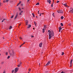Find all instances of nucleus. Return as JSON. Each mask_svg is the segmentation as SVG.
Masks as SVG:
<instances>
[{"label": "nucleus", "mask_w": 73, "mask_h": 73, "mask_svg": "<svg viewBox=\"0 0 73 73\" xmlns=\"http://www.w3.org/2000/svg\"><path fill=\"white\" fill-rule=\"evenodd\" d=\"M48 35L49 36V39H51L52 38V36H54V33H53V31H51L50 32L48 33Z\"/></svg>", "instance_id": "f257e3e1"}, {"label": "nucleus", "mask_w": 73, "mask_h": 73, "mask_svg": "<svg viewBox=\"0 0 73 73\" xmlns=\"http://www.w3.org/2000/svg\"><path fill=\"white\" fill-rule=\"evenodd\" d=\"M57 12L59 13H63V11L62 10H60L57 11Z\"/></svg>", "instance_id": "f03ea898"}, {"label": "nucleus", "mask_w": 73, "mask_h": 73, "mask_svg": "<svg viewBox=\"0 0 73 73\" xmlns=\"http://www.w3.org/2000/svg\"><path fill=\"white\" fill-rule=\"evenodd\" d=\"M17 16H18V13H17L15 17L14 18V20H16V18L17 17Z\"/></svg>", "instance_id": "7ed1b4c3"}, {"label": "nucleus", "mask_w": 73, "mask_h": 73, "mask_svg": "<svg viewBox=\"0 0 73 73\" xmlns=\"http://www.w3.org/2000/svg\"><path fill=\"white\" fill-rule=\"evenodd\" d=\"M58 29H59V32H60L62 30V28L61 27V26H60L58 28Z\"/></svg>", "instance_id": "20e7f679"}, {"label": "nucleus", "mask_w": 73, "mask_h": 73, "mask_svg": "<svg viewBox=\"0 0 73 73\" xmlns=\"http://www.w3.org/2000/svg\"><path fill=\"white\" fill-rule=\"evenodd\" d=\"M18 70H19V68H16L15 69V73H16L18 71Z\"/></svg>", "instance_id": "39448f33"}, {"label": "nucleus", "mask_w": 73, "mask_h": 73, "mask_svg": "<svg viewBox=\"0 0 73 73\" xmlns=\"http://www.w3.org/2000/svg\"><path fill=\"white\" fill-rule=\"evenodd\" d=\"M50 61H49L48 62H47V63L46 65V66H48L49 65V64H50Z\"/></svg>", "instance_id": "423d86ee"}, {"label": "nucleus", "mask_w": 73, "mask_h": 73, "mask_svg": "<svg viewBox=\"0 0 73 73\" xmlns=\"http://www.w3.org/2000/svg\"><path fill=\"white\" fill-rule=\"evenodd\" d=\"M42 43H40L39 44V47H40V48H41V47H42Z\"/></svg>", "instance_id": "0eeeda50"}, {"label": "nucleus", "mask_w": 73, "mask_h": 73, "mask_svg": "<svg viewBox=\"0 0 73 73\" xmlns=\"http://www.w3.org/2000/svg\"><path fill=\"white\" fill-rule=\"evenodd\" d=\"M12 54L13 56H15V53L13 51Z\"/></svg>", "instance_id": "6e6552de"}, {"label": "nucleus", "mask_w": 73, "mask_h": 73, "mask_svg": "<svg viewBox=\"0 0 73 73\" xmlns=\"http://www.w3.org/2000/svg\"><path fill=\"white\" fill-rule=\"evenodd\" d=\"M73 61V59H71L70 62V66H72V62Z\"/></svg>", "instance_id": "1a4fd4ad"}, {"label": "nucleus", "mask_w": 73, "mask_h": 73, "mask_svg": "<svg viewBox=\"0 0 73 73\" xmlns=\"http://www.w3.org/2000/svg\"><path fill=\"white\" fill-rule=\"evenodd\" d=\"M70 12L72 13H73V9L72 8L71 9V10L70 11Z\"/></svg>", "instance_id": "9d476101"}, {"label": "nucleus", "mask_w": 73, "mask_h": 73, "mask_svg": "<svg viewBox=\"0 0 73 73\" xmlns=\"http://www.w3.org/2000/svg\"><path fill=\"white\" fill-rule=\"evenodd\" d=\"M26 25H28V20H26Z\"/></svg>", "instance_id": "9b49d317"}, {"label": "nucleus", "mask_w": 73, "mask_h": 73, "mask_svg": "<svg viewBox=\"0 0 73 73\" xmlns=\"http://www.w3.org/2000/svg\"><path fill=\"white\" fill-rule=\"evenodd\" d=\"M63 4L64 5V6H65L66 7H68V5H67V4H66L65 3Z\"/></svg>", "instance_id": "f8f14e48"}, {"label": "nucleus", "mask_w": 73, "mask_h": 73, "mask_svg": "<svg viewBox=\"0 0 73 73\" xmlns=\"http://www.w3.org/2000/svg\"><path fill=\"white\" fill-rule=\"evenodd\" d=\"M31 27V25H29V26L27 27V28L28 29H29V28H30Z\"/></svg>", "instance_id": "ddd939ff"}, {"label": "nucleus", "mask_w": 73, "mask_h": 73, "mask_svg": "<svg viewBox=\"0 0 73 73\" xmlns=\"http://www.w3.org/2000/svg\"><path fill=\"white\" fill-rule=\"evenodd\" d=\"M34 24L35 26V27H36V25L37 24V23L35 22V21H34Z\"/></svg>", "instance_id": "4468645a"}, {"label": "nucleus", "mask_w": 73, "mask_h": 73, "mask_svg": "<svg viewBox=\"0 0 73 73\" xmlns=\"http://www.w3.org/2000/svg\"><path fill=\"white\" fill-rule=\"evenodd\" d=\"M21 5L22 6V7H24V6H25V5L21 4Z\"/></svg>", "instance_id": "2eb2a0df"}, {"label": "nucleus", "mask_w": 73, "mask_h": 73, "mask_svg": "<svg viewBox=\"0 0 73 73\" xmlns=\"http://www.w3.org/2000/svg\"><path fill=\"white\" fill-rule=\"evenodd\" d=\"M32 15H33V17H35V14L34 13H32Z\"/></svg>", "instance_id": "dca6fc26"}, {"label": "nucleus", "mask_w": 73, "mask_h": 73, "mask_svg": "<svg viewBox=\"0 0 73 73\" xmlns=\"http://www.w3.org/2000/svg\"><path fill=\"white\" fill-rule=\"evenodd\" d=\"M5 20H6V19H3V20L2 21V23H3V22H4V21Z\"/></svg>", "instance_id": "f3484780"}, {"label": "nucleus", "mask_w": 73, "mask_h": 73, "mask_svg": "<svg viewBox=\"0 0 73 73\" xmlns=\"http://www.w3.org/2000/svg\"><path fill=\"white\" fill-rule=\"evenodd\" d=\"M60 25L62 27L63 26V23H60Z\"/></svg>", "instance_id": "a211bd4d"}, {"label": "nucleus", "mask_w": 73, "mask_h": 73, "mask_svg": "<svg viewBox=\"0 0 73 73\" xmlns=\"http://www.w3.org/2000/svg\"><path fill=\"white\" fill-rule=\"evenodd\" d=\"M12 26H10L9 28V29H12Z\"/></svg>", "instance_id": "6ab92c4d"}, {"label": "nucleus", "mask_w": 73, "mask_h": 73, "mask_svg": "<svg viewBox=\"0 0 73 73\" xmlns=\"http://www.w3.org/2000/svg\"><path fill=\"white\" fill-rule=\"evenodd\" d=\"M42 30H43L42 33H44L45 32V31L44 30V29H43Z\"/></svg>", "instance_id": "aec40b11"}, {"label": "nucleus", "mask_w": 73, "mask_h": 73, "mask_svg": "<svg viewBox=\"0 0 73 73\" xmlns=\"http://www.w3.org/2000/svg\"><path fill=\"white\" fill-rule=\"evenodd\" d=\"M39 3H36V5H39Z\"/></svg>", "instance_id": "412c9836"}, {"label": "nucleus", "mask_w": 73, "mask_h": 73, "mask_svg": "<svg viewBox=\"0 0 73 73\" xmlns=\"http://www.w3.org/2000/svg\"><path fill=\"white\" fill-rule=\"evenodd\" d=\"M10 58V56H8V57H7V59H9V58Z\"/></svg>", "instance_id": "4be33fe9"}, {"label": "nucleus", "mask_w": 73, "mask_h": 73, "mask_svg": "<svg viewBox=\"0 0 73 73\" xmlns=\"http://www.w3.org/2000/svg\"><path fill=\"white\" fill-rule=\"evenodd\" d=\"M61 19H64V17L63 16H62L61 18Z\"/></svg>", "instance_id": "5701e85b"}, {"label": "nucleus", "mask_w": 73, "mask_h": 73, "mask_svg": "<svg viewBox=\"0 0 73 73\" xmlns=\"http://www.w3.org/2000/svg\"><path fill=\"white\" fill-rule=\"evenodd\" d=\"M14 16V15H12V16H11V19H12V18H13V17Z\"/></svg>", "instance_id": "b1692460"}, {"label": "nucleus", "mask_w": 73, "mask_h": 73, "mask_svg": "<svg viewBox=\"0 0 73 73\" xmlns=\"http://www.w3.org/2000/svg\"><path fill=\"white\" fill-rule=\"evenodd\" d=\"M6 1V3H7V2H8V1H9V0H5Z\"/></svg>", "instance_id": "393cba45"}, {"label": "nucleus", "mask_w": 73, "mask_h": 73, "mask_svg": "<svg viewBox=\"0 0 73 73\" xmlns=\"http://www.w3.org/2000/svg\"><path fill=\"white\" fill-rule=\"evenodd\" d=\"M19 15H22V13H20L19 14Z\"/></svg>", "instance_id": "a878e982"}, {"label": "nucleus", "mask_w": 73, "mask_h": 73, "mask_svg": "<svg viewBox=\"0 0 73 73\" xmlns=\"http://www.w3.org/2000/svg\"><path fill=\"white\" fill-rule=\"evenodd\" d=\"M68 25H69V26H71V24L70 23H69L68 24Z\"/></svg>", "instance_id": "bb28decb"}, {"label": "nucleus", "mask_w": 73, "mask_h": 73, "mask_svg": "<svg viewBox=\"0 0 73 73\" xmlns=\"http://www.w3.org/2000/svg\"><path fill=\"white\" fill-rule=\"evenodd\" d=\"M50 1L49 0H47V3H49Z\"/></svg>", "instance_id": "cd10ccee"}, {"label": "nucleus", "mask_w": 73, "mask_h": 73, "mask_svg": "<svg viewBox=\"0 0 73 73\" xmlns=\"http://www.w3.org/2000/svg\"><path fill=\"white\" fill-rule=\"evenodd\" d=\"M64 52H62V54H61V55H62V56L64 55Z\"/></svg>", "instance_id": "c85d7f7f"}, {"label": "nucleus", "mask_w": 73, "mask_h": 73, "mask_svg": "<svg viewBox=\"0 0 73 73\" xmlns=\"http://www.w3.org/2000/svg\"><path fill=\"white\" fill-rule=\"evenodd\" d=\"M18 67H20V64H19V65H18Z\"/></svg>", "instance_id": "c756f323"}, {"label": "nucleus", "mask_w": 73, "mask_h": 73, "mask_svg": "<svg viewBox=\"0 0 73 73\" xmlns=\"http://www.w3.org/2000/svg\"><path fill=\"white\" fill-rule=\"evenodd\" d=\"M49 1H50L49 3V4H50V3H51V1H50V0H49Z\"/></svg>", "instance_id": "7c9ffc66"}, {"label": "nucleus", "mask_w": 73, "mask_h": 73, "mask_svg": "<svg viewBox=\"0 0 73 73\" xmlns=\"http://www.w3.org/2000/svg\"><path fill=\"white\" fill-rule=\"evenodd\" d=\"M3 3H6V1H5V0H4L3 1Z\"/></svg>", "instance_id": "2f4dec72"}, {"label": "nucleus", "mask_w": 73, "mask_h": 73, "mask_svg": "<svg viewBox=\"0 0 73 73\" xmlns=\"http://www.w3.org/2000/svg\"><path fill=\"white\" fill-rule=\"evenodd\" d=\"M45 73H48V71H46L45 72Z\"/></svg>", "instance_id": "473e14b6"}, {"label": "nucleus", "mask_w": 73, "mask_h": 73, "mask_svg": "<svg viewBox=\"0 0 73 73\" xmlns=\"http://www.w3.org/2000/svg\"><path fill=\"white\" fill-rule=\"evenodd\" d=\"M7 54H8V53L6 52V55H7Z\"/></svg>", "instance_id": "72a5a7b5"}, {"label": "nucleus", "mask_w": 73, "mask_h": 73, "mask_svg": "<svg viewBox=\"0 0 73 73\" xmlns=\"http://www.w3.org/2000/svg\"><path fill=\"white\" fill-rule=\"evenodd\" d=\"M21 1H19V4H21Z\"/></svg>", "instance_id": "f704fd0d"}, {"label": "nucleus", "mask_w": 73, "mask_h": 73, "mask_svg": "<svg viewBox=\"0 0 73 73\" xmlns=\"http://www.w3.org/2000/svg\"><path fill=\"white\" fill-rule=\"evenodd\" d=\"M19 10H20V11H21V9L19 7Z\"/></svg>", "instance_id": "c9c22d12"}, {"label": "nucleus", "mask_w": 73, "mask_h": 73, "mask_svg": "<svg viewBox=\"0 0 73 73\" xmlns=\"http://www.w3.org/2000/svg\"><path fill=\"white\" fill-rule=\"evenodd\" d=\"M59 2H60V1H57L56 3H59Z\"/></svg>", "instance_id": "e433bc0d"}, {"label": "nucleus", "mask_w": 73, "mask_h": 73, "mask_svg": "<svg viewBox=\"0 0 73 73\" xmlns=\"http://www.w3.org/2000/svg\"><path fill=\"white\" fill-rule=\"evenodd\" d=\"M23 12V11H21V13H22Z\"/></svg>", "instance_id": "4c0bfd02"}, {"label": "nucleus", "mask_w": 73, "mask_h": 73, "mask_svg": "<svg viewBox=\"0 0 73 73\" xmlns=\"http://www.w3.org/2000/svg\"><path fill=\"white\" fill-rule=\"evenodd\" d=\"M10 54L11 55L10 56H11V57L12 56V54H11V53H10Z\"/></svg>", "instance_id": "58836bf2"}, {"label": "nucleus", "mask_w": 73, "mask_h": 73, "mask_svg": "<svg viewBox=\"0 0 73 73\" xmlns=\"http://www.w3.org/2000/svg\"><path fill=\"white\" fill-rule=\"evenodd\" d=\"M14 72V70H13L12 71V73H13Z\"/></svg>", "instance_id": "ea45409f"}, {"label": "nucleus", "mask_w": 73, "mask_h": 73, "mask_svg": "<svg viewBox=\"0 0 73 73\" xmlns=\"http://www.w3.org/2000/svg\"><path fill=\"white\" fill-rule=\"evenodd\" d=\"M19 4H20V3H19L17 5V6H18L19 5Z\"/></svg>", "instance_id": "a19ab883"}, {"label": "nucleus", "mask_w": 73, "mask_h": 73, "mask_svg": "<svg viewBox=\"0 0 73 73\" xmlns=\"http://www.w3.org/2000/svg\"><path fill=\"white\" fill-rule=\"evenodd\" d=\"M22 45H22V44H21V45H20V48H21V46H22Z\"/></svg>", "instance_id": "79ce46f5"}, {"label": "nucleus", "mask_w": 73, "mask_h": 73, "mask_svg": "<svg viewBox=\"0 0 73 73\" xmlns=\"http://www.w3.org/2000/svg\"><path fill=\"white\" fill-rule=\"evenodd\" d=\"M46 25H44V28H46Z\"/></svg>", "instance_id": "37998d69"}, {"label": "nucleus", "mask_w": 73, "mask_h": 73, "mask_svg": "<svg viewBox=\"0 0 73 73\" xmlns=\"http://www.w3.org/2000/svg\"><path fill=\"white\" fill-rule=\"evenodd\" d=\"M21 64H22V63L21 62H20V63L19 64L20 65H21Z\"/></svg>", "instance_id": "c03bdc74"}, {"label": "nucleus", "mask_w": 73, "mask_h": 73, "mask_svg": "<svg viewBox=\"0 0 73 73\" xmlns=\"http://www.w3.org/2000/svg\"><path fill=\"white\" fill-rule=\"evenodd\" d=\"M31 69H29V71H31Z\"/></svg>", "instance_id": "a18cd8bd"}, {"label": "nucleus", "mask_w": 73, "mask_h": 73, "mask_svg": "<svg viewBox=\"0 0 73 73\" xmlns=\"http://www.w3.org/2000/svg\"><path fill=\"white\" fill-rule=\"evenodd\" d=\"M40 16H41V14L40 13V15H39Z\"/></svg>", "instance_id": "49530a36"}, {"label": "nucleus", "mask_w": 73, "mask_h": 73, "mask_svg": "<svg viewBox=\"0 0 73 73\" xmlns=\"http://www.w3.org/2000/svg\"><path fill=\"white\" fill-rule=\"evenodd\" d=\"M24 44H25V42H24L23 44H22V45H24Z\"/></svg>", "instance_id": "de8ad7c7"}, {"label": "nucleus", "mask_w": 73, "mask_h": 73, "mask_svg": "<svg viewBox=\"0 0 73 73\" xmlns=\"http://www.w3.org/2000/svg\"><path fill=\"white\" fill-rule=\"evenodd\" d=\"M51 7H53V4L51 5Z\"/></svg>", "instance_id": "09e8293b"}, {"label": "nucleus", "mask_w": 73, "mask_h": 73, "mask_svg": "<svg viewBox=\"0 0 73 73\" xmlns=\"http://www.w3.org/2000/svg\"><path fill=\"white\" fill-rule=\"evenodd\" d=\"M19 38H20V39H22V38H21V37H20Z\"/></svg>", "instance_id": "8fccbe9b"}, {"label": "nucleus", "mask_w": 73, "mask_h": 73, "mask_svg": "<svg viewBox=\"0 0 73 73\" xmlns=\"http://www.w3.org/2000/svg\"><path fill=\"white\" fill-rule=\"evenodd\" d=\"M54 15V13H53V14H52V15L53 16H54V15Z\"/></svg>", "instance_id": "3c124183"}, {"label": "nucleus", "mask_w": 73, "mask_h": 73, "mask_svg": "<svg viewBox=\"0 0 73 73\" xmlns=\"http://www.w3.org/2000/svg\"><path fill=\"white\" fill-rule=\"evenodd\" d=\"M3 73H5V72L4 71Z\"/></svg>", "instance_id": "603ef678"}, {"label": "nucleus", "mask_w": 73, "mask_h": 73, "mask_svg": "<svg viewBox=\"0 0 73 73\" xmlns=\"http://www.w3.org/2000/svg\"><path fill=\"white\" fill-rule=\"evenodd\" d=\"M64 73V72L63 71L61 72V73Z\"/></svg>", "instance_id": "864d4df0"}, {"label": "nucleus", "mask_w": 73, "mask_h": 73, "mask_svg": "<svg viewBox=\"0 0 73 73\" xmlns=\"http://www.w3.org/2000/svg\"><path fill=\"white\" fill-rule=\"evenodd\" d=\"M34 37V36H31V38H32V37Z\"/></svg>", "instance_id": "5fc2aeb1"}, {"label": "nucleus", "mask_w": 73, "mask_h": 73, "mask_svg": "<svg viewBox=\"0 0 73 73\" xmlns=\"http://www.w3.org/2000/svg\"><path fill=\"white\" fill-rule=\"evenodd\" d=\"M48 32H50V30H48Z\"/></svg>", "instance_id": "6e6d98bb"}, {"label": "nucleus", "mask_w": 73, "mask_h": 73, "mask_svg": "<svg viewBox=\"0 0 73 73\" xmlns=\"http://www.w3.org/2000/svg\"><path fill=\"white\" fill-rule=\"evenodd\" d=\"M42 15H43V14H44L43 13H40Z\"/></svg>", "instance_id": "4d7b16f0"}, {"label": "nucleus", "mask_w": 73, "mask_h": 73, "mask_svg": "<svg viewBox=\"0 0 73 73\" xmlns=\"http://www.w3.org/2000/svg\"><path fill=\"white\" fill-rule=\"evenodd\" d=\"M29 1V0H27V1L28 2Z\"/></svg>", "instance_id": "13d9d810"}, {"label": "nucleus", "mask_w": 73, "mask_h": 73, "mask_svg": "<svg viewBox=\"0 0 73 73\" xmlns=\"http://www.w3.org/2000/svg\"><path fill=\"white\" fill-rule=\"evenodd\" d=\"M36 18H37V19L38 18L37 16H36Z\"/></svg>", "instance_id": "bf43d9fd"}, {"label": "nucleus", "mask_w": 73, "mask_h": 73, "mask_svg": "<svg viewBox=\"0 0 73 73\" xmlns=\"http://www.w3.org/2000/svg\"><path fill=\"white\" fill-rule=\"evenodd\" d=\"M22 9H24V8H22Z\"/></svg>", "instance_id": "052dcab7"}, {"label": "nucleus", "mask_w": 73, "mask_h": 73, "mask_svg": "<svg viewBox=\"0 0 73 73\" xmlns=\"http://www.w3.org/2000/svg\"><path fill=\"white\" fill-rule=\"evenodd\" d=\"M38 13L39 14H40V13H39V12Z\"/></svg>", "instance_id": "680f3d73"}, {"label": "nucleus", "mask_w": 73, "mask_h": 73, "mask_svg": "<svg viewBox=\"0 0 73 73\" xmlns=\"http://www.w3.org/2000/svg\"><path fill=\"white\" fill-rule=\"evenodd\" d=\"M33 29H35V28H33Z\"/></svg>", "instance_id": "e2e57ef3"}, {"label": "nucleus", "mask_w": 73, "mask_h": 73, "mask_svg": "<svg viewBox=\"0 0 73 73\" xmlns=\"http://www.w3.org/2000/svg\"><path fill=\"white\" fill-rule=\"evenodd\" d=\"M0 5H1V3H0Z\"/></svg>", "instance_id": "0e129e2a"}, {"label": "nucleus", "mask_w": 73, "mask_h": 73, "mask_svg": "<svg viewBox=\"0 0 73 73\" xmlns=\"http://www.w3.org/2000/svg\"><path fill=\"white\" fill-rule=\"evenodd\" d=\"M53 4H54V2H53Z\"/></svg>", "instance_id": "69168bd1"}, {"label": "nucleus", "mask_w": 73, "mask_h": 73, "mask_svg": "<svg viewBox=\"0 0 73 73\" xmlns=\"http://www.w3.org/2000/svg\"><path fill=\"white\" fill-rule=\"evenodd\" d=\"M38 12H39V11H38Z\"/></svg>", "instance_id": "338daca9"}, {"label": "nucleus", "mask_w": 73, "mask_h": 73, "mask_svg": "<svg viewBox=\"0 0 73 73\" xmlns=\"http://www.w3.org/2000/svg\"><path fill=\"white\" fill-rule=\"evenodd\" d=\"M29 72H28V73H29Z\"/></svg>", "instance_id": "774afa93"}]
</instances>
